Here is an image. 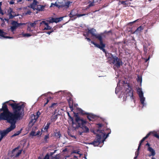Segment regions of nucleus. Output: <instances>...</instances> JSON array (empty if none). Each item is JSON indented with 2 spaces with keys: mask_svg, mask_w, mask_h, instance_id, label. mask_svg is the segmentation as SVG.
Listing matches in <instances>:
<instances>
[{
  "mask_svg": "<svg viewBox=\"0 0 159 159\" xmlns=\"http://www.w3.org/2000/svg\"><path fill=\"white\" fill-rule=\"evenodd\" d=\"M11 101L13 103H10L9 105L11 107L13 112L3 111L0 114V120H7L11 125H16L17 120L22 119L24 116L25 105L24 103H16L13 100Z\"/></svg>",
  "mask_w": 159,
  "mask_h": 159,
  "instance_id": "f257e3e1",
  "label": "nucleus"
},
{
  "mask_svg": "<svg viewBox=\"0 0 159 159\" xmlns=\"http://www.w3.org/2000/svg\"><path fill=\"white\" fill-rule=\"evenodd\" d=\"M73 113L74 116L75 117V122H74L75 124L72 125L73 126L75 125H76V126L75 127V128L78 129L79 127L81 128L82 132H79L80 135H82L83 133L88 132L89 131V129L85 125L87 123V121L85 120H84L83 118L80 117L78 114V113H76L74 112H73Z\"/></svg>",
  "mask_w": 159,
  "mask_h": 159,
  "instance_id": "f03ea898",
  "label": "nucleus"
},
{
  "mask_svg": "<svg viewBox=\"0 0 159 159\" xmlns=\"http://www.w3.org/2000/svg\"><path fill=\"white\" fill-rule=\"evenodd\" d=\"M109 132L106 135L105 134L102 132V130L99 129H95L93 131L94 134H96V137L93 142L90 143V144L93 145L94 146H98L101 143V141L103 142L105 140L108 136L111 133V130L108 129Z\"/></svg>",
  "mask_w": 159,
  "mask_h": 159,
  "instance_id": "7ed1b4c3",
  "label": "nucleus"
},
{
  "mask_svg": "<svg viewBox=\"0 0 159 159\" xmlns=\"http://www.w3.org/2000/svg\"><path fill=\"white\" fill-rule=\"evenodd\" d=\"M106 56H107V61L109 64H114L118 68H120L122 65L121 60L116 55H114L111 53H108L106 54Z\"/></svg>",
  "mask_w": 159,
  "mask_h": 159,
  "instance_id": "20e7f679",
  "label": "nucleus"
},
{
  "mask_svg": "<svg viewBox=\"0 0 159 159\" xmlns=\"http://www.w3.org/2000/svg\"><path fill=\"white\" fill-rule=\"evenodd\" d=\"M87 14H79L78 11L76 9H73L71 11L70 13L68 15V16L70 18L74 17V19H72V20H74L76 19L77 17H80L81 16H85L86 15H88Z\"/></svg>",
  "mask_w": 159,
  "mask_h": 159,
  "instance_id": "39448f33",
  "label": "nucleus"
},
{
  "mask_svg": "<svg viewBox=\"0 0 159 159\" xmlns=\"http://www.w3.org/2000/svg\"><path fill=\"white\" fill-rule=\"evenodd\" d=\"M38 3L37 1L34 0L33 3L30 4V7L33 9L34 10H36L39 11H43L45 6L43 5L37 4Z\"/></svg>",
  "mask_w": 159,
  "mask_h": 159,
  "instance_id": "423d86ee",
  "label": "nucleus"
},
{
  "mask_svg": "<svg viewBox=\"0 0 159 159\" xmlns=\"http://www.w3.org/2000/svg\"><path fill=\"white\" fill-rule=\"evenodd\" d=\"M128 88L125 90V93L126 95V98L129 97L131 101L133 100L134 102V97L133 96V90L132 88L129 85H128Z\"/></svg>",
  "mask_w": 159,
  "mask_h": 159,
  "instance_id": "0eeeda50",
  "label": "nucleus"
},
{
  "mask_svg": "<svg viewBox=\"0 0 159 159\" xmlns=\"http://www.w3.org/2000/svg\"><path fill=\"white\" fill-rule=\"evenodd\" d=\"M16 127V125H11L10 127L6 129V130H3L0 133L1 137L3 138V137L11 131L13 130Z\"/></svg>",
  "mask_w": 159,
  "mask_h": 159,
  "instance_id": "6e6552de",
  "label": "nucleus"
},
{
  "mask_svg": "<svg viewBox=\"0 0 159 159\" xmlns=\"http://www.w3.org/2000/svg\"><path fill=\"white\" fill-rule=\"evenodd\" d=\"M26 24V23H18L17 21L13 20L11 23L12 26L11 27L10 29L11 32H13L17 27H20L22 25H25Z\"/></svg>",
  "mask_w": 159,
  "mask_h": 159,
  "instance_id": "1a4fd4ad",
  "label": "nucleus"
},
{
  "mask_svg": "<svg viewBox=\"0 0 159 159\" xmlns=\"http://www.w3.org/2000/svg\"><path fill=\"white\" fill-rule=\"evenodd\" d=\"M96 31L95 29L92 28L88 30L87 32V34H90L92 36L94 37L98 40H99L102 38V35L101 34H96L95 33Z\"/></svg>",
  "mask_w": 159,
  "mask_h": 159,
  "instance_id": "9d476101",
  "label": "nucleus"
},
{
  "mask_svg": "<svg viewBox=\"0 0 159 159\" xmlns=\"http://www.w3.org/2000/svg\"><path fill=\"white\" fill-rule=\"evenodd\" d=\"M11 100H12L8 101H7L3 104V105L2 106V109L3 110V111H10L8 110V109L7 108V105L5 104L8 103V104H9L10 103H11V102H13L12 101H11Z\"/></svg>",
  "mask_w": 159,
  "mask_h": 159,
  "instance_id": "9b49d317",
  "label": "nucleus"
},
{
  "mask_svg": "<svg viewBox=\"0 0 159 159\" xmlns=\"http://www.w3.org/2000/svg\"><path fill=\"white\" fill-rule=\"evenodd\" d=\"M86 115H87V119L90 121H94L95 120V118H96V116L92 114H89L87 113Z\"/></svg>",
  "mask_w": 159,
  "mask_h": 159,
  "instance_id": "f8f14e48",
  "label": "nucleus"
},
{
  "mask_svg": "<svg viewBox=\"0 0 159 159\" xmlns=\"http://www.w3.org/2000/svg\"><path fill=\"white\" fill-rule=\"evenodd\" d=\"M49 22H48V23H47L46 21H41L40 23V25H41L43 24H44L45 26L46 27H45L44 28V30H49L51 29V27L50 26H49L48 25Z\"/></svg>",
  "mask_w": 159,
  "mask_h": 159,
  "instance_id": "ddd939ff",
  "label": "nucleus"
},
{
  "mask_svg": "<svg viewBox=\"0 0 159 159\" xmlns=\"http://www.w3.org/2000/svg\"><path fill=\"white\" fill-rule=\"evenodd\" d=\"M100 42V44L102 45L101 48H100V49L102 50L103 52H104L106 54H107L106 52V50L104 48L105 47V44L104 43H103V40L102 38L99 40Z\"/></svg>",
  "mask_w": 159,
  "mask_h": 159,
  "instance_id": "4468645a",
  "label": "nucleus"
},
{
  "mask_svg": "<svg viewBox=\"0 0 159 159\" xmlns=\"http://www.w3.org/2000/svg\"><path fill=\"white\" fill-rule=\"evenodd\" d=\"M56 132H54V136L57 139H59L61 136V134L60 131L58 130V129L55 130Z\"/></svg>",
  "mask_w": 159,
  "mask_h": 159,
  "instance_id": "2eb2a0df",
  "label": "nucleus"
},
{
  "mask_svg": "<svg viewBox=\"0 0 159 159\" xmlns=\"http://www.w3.org/2000/svg\"><path fill=\"white\" fill-rule=\"evenodd\" d=\"M148 134H149V136L152 135V136H154L158 139H159V135L157 132L155 131H151L149 132Z\"/></svg>",
  "mask_w": 159,
  "mask_h": 159,
  "instance_id": "dca6fc26",
  "label": "nucleus"
},
{
  "mask_svg": "<svg viewBox=\"0 0 159 159\" xmlns=\"http://www.w3.org/2000/svg\"><path fill=\"white\" fill-rule=\"evenodd\" d=\"M41 114L40 112L39 111H38L36 113V115H34V116H32V120H33V117H34V119L35 120V121L38 119L39 118V116Z\"/></svg>",
  "mask_w": 159,
  "mask_h": 159,
  "instance_id": "f3484780",
  "label": "nucleus"
},
{
  "mask_svg": "<svg viewBox=\"0 0 159 159\" xmlns=\"http://www.w3.org/2000/svg\"><path fill=\"white\" fill-rule=\"evenodd\" d=\"M148 150L151 152V155L154 156L155 155V150L151 147H148Z\"/></svg>",
  "mask_w": 159,
  "mask_h": 159,
  "instance_id": "a211bd4d",
  "label": "nucleus"
},
{
  "mask_svg": "<svg viewBox=\"0 0 159 159\" xmlns=\"http://www.w3.org/2000/svg\"><path fill=\"white\" fill-rule=\"evenodd\" d=\"M6 33L0 29V36L6 38H11V37L8 36H5Z\"/></svg>",
  "mask_w": 159,
  "mask_h": 159,
  "instance_id": "6ab92c4d",
  "label": "nucleus"
},
{
  "mask_svg": "<svg viewBox=\"0 0 159 159\" xmlns=\"http://www.w3.org/2000/svg\"><path fill=\"white\" fill-rule=\"evenodd\" d=\"M137 91L139 97L143 96V93L141 88H139L137 89Z\"/></svg>",
  "mask_w": 159,
  "mask_h": 159,
  "instance_id": "aec40b11",
  "label": "nucleus"
},
{
  "mask_svg": "<svg viewBox=\"0 0 159 159\" xmlns=\"http://www.w3.org/2000/svg\"><path fill=\"white\" fill-rule=\"evenodd\" d=\"M49 134H47V135H45L43 140L44 141V143H48L49 141Z\"/></svg>",
  "mask_w": 159,
  "mask_h": 159,
  "instance_id": "412c9836",
  "label": "nucleus"
},
{
  "mask_svg": "<svg viewBox=\"0 0 159 159\" xmlns=\"http://www.w3.org/2000/svg\"><path fill=\"white\" fill-rule=\"evenodd\" d=\"M143 28L142 26H140L136 30L134 31V33L137 34L138 32H140L142 30H143Z\"/></svg>",
  "mask_w": 159,
  "mask_h": 159,
  "instance_id": "4be33fe9",
  "label": "nucleus"
},
{
  "mask_svg": "<svg viewBox=\"0 0 159 159\" xmlns=\"http://www.w3.org/2000/svg\"><path fill=\"white\" fill-rule=\"evenodd\" d=\"M77 111L78 113V114L79 115V113L80 114L82 115H86V113H84V111L82 110L81 108H78L77 109Z\"/></svg>",
  "mask_w": 159,
  "mask_h": 159,
  "instance_id": "5701e85b",
  "label": "nucleus"
},
{
  "mask_svg": "<svg viewBox=\"0 0 159 159\" xmlns=\"http://www.w3.org/2000/svg\"><path fill=\"white\" fill-rule=\"evenodd\" d=\"M69 103V107L70 108V110L71 111H72L73 110V101L68 102Z\"/></svg>",
  "mask_w": 159,
  "mask_h": 159,
  "instance_id": "b1692460",
  "label": "nucleus"
},
{
  "mask_svg": "<svg viewBox=\"0 0 159 159\" xmlns=\"http://www.w3.org/2000/svg\"><path fill=\"white\" fill-rule=\"evenodd\" d=\"M32 12L30 9H28L27 11H25L23 13L24 15H31L32 13Z\"/></svg>",
  "mask_w": 159,
  "mask_h": 159,
  "instance_id": "393cba45",
  "label": "nucleus"
},
{
  "mask_svg": "<svg viewBox=\"0 0 159 159\" xmlns=\"http://www.w3.org/2000/svg\"><path fill=\"white\" fill-rule=\"evenodd\" d=\"M140 98V101L141 103L143 105V107L145 106V104L144 103V101L145 100V98L143 96L142 97H139Z\"/></svg>",
  "mask_w": 159,
  "mask_h": 159,
  "instance_id": "a878e982",
  "label": "nucleus"
},
{
  "mask_svg": "<svg viewBox=\"0 0 159 159\" xmlns=\"http://www.w3.org/2000/svg\"><path fill=\"white\" fill-rule=\"evenodd\" d=\"M67 114L68 116L69 117V118H68L72 122V124H75L74 121V119H73V117H72L70 115L69 112H67Z\"/></svg>",
  "mask_w": 159,
  "mask_h": 159,
  "instance_id": "bb28decb",
  "label": "nucleus"
},
{
  "mask_svg": "<svg viewBox=\"0 0 159 159\" xmlns=\"http://www.w3.org/2000/svg\"><path fill=\"white\" fill-rule=\"evenodd\" d=\"M51 123L50 122H48L46 125L43 128L44 130H45L46 132L48 131V129L49 128Z\"/></svg>",
  "mask_w": 159,
  "mask_h": 159,
  "instance_id": "cd10ccee",
  "label": "nucleus"
},
{
  "mask_svg": "<svg viewBox=\"0 0 159 159\" xmlns=\"http://www.w3.org/2000/svg\"><path fill=\"white\" fill-rule=\"evenodd\" d=\"M22 130V129H21L20 130L16 132V133L14 134L13 135H12L11 136V137L12 138V137H14L15 136H16L19 135L21 133Z\"/></svg>",
  "mask_w": 159,
  "mask_h": 159,
  "instance_id": "c85d7f7f",
  "label": "nucleus"
},
{
  "mask_svg": "<svg viewBox=\"0 0 159 159\" xmlns=\"http://www.w3.org/2000/svg\"><path fill=\"white\" fill-rule=\"evenodd\" d=\"M63 17H60L58 18H55V22L56 23H58L62 20Z\"/></svg>",
  "mask_w": 159,
  "mask_h": 159,
  "instance_id": "c756f323",
  "label": "nucleus"
},
{
  "mask_svg": "<svg viewBox=\"0 0 159 159\" xmlns=\"http://www.w3.org/2000/svg\"><path fill=\"white\" fill-rule=\"evenodd\" d=\"M147 48L145 45H143L144 54L146 55L147 53Z\"/></svg>",
  "mask_w": 159,
  "mask_h": 159,
  "instance_id": "7c9ffc66",
  "label": "nucleus"
},
{
  "mask_svg": "<svg viewBox=\"0 0 159 159\" xmlns=\"http://www.w3.org/2000/svg\"><path fill=\"white\" fill-rule=\"evenodd\" d=\"M58 106V103L57 102H55L52 104L51 106L49 107H50L55 108Z\"/></svg>",
  "mask_w": 159,
  "mask_h": 159,
  "instance_id": "2f4dec72",
  "label": "nucleus"
},
{
  "mask_svg": "<svg viewBox=\"0 0 159 159\" xmlns=\"http://www.w3.org/2000/svg\"><path fill=\"white\" fill-rule=\"evenodd\" d=\"M70 4V2H65V3L64 4V5H62L61 6V7H69Z\"/></svg>",
  "mask_w": 159,
  "mask_h": 159,
  "instance_id": "473e14b6",
  "label": "nucleus"
},
{
  "mask_svg": "<svg viewBox=\"0 0 159 159\" xmlns=\"http://www.w3.org/2000/svg\"><path fill=\"white\" fill-rule=\"evenodd\" d=\"M55 18L52 17L50 20H47V21L48 22H49V23H51L55 22Z\"/></svg>",
  "mask_w": 159,
  "mask_h": 159,
  "instance_id": "72a5a7b5",
  "label": "nucleus"
},
{
  "mask_svg": "<svg viewBox=\"0 0 159 159\" xmlns=\"http://www.w3.org/2000/svg\"><path fill=\"white\" fill-rule=\"evenodd\" d=\"M57 115H53L52 116V120L55 121L57 119Z\"/></svg>",
  "mask_w": 159,
  "mask_h": 159,
  "instance_id": "f704fd0d",
  "label": "nucleus"
},
{
  "mask_svg": "<svg viewBox=\"0 0 159 159\" xmlns=\"http://www.w3.org/2000/svg\"><path fill=\"white\" fill-rule=\"evenodd\" d=\"M137 81L138 82H140V84L142 82V78L141 76H138V78L137 79Z\"/></svg>",
  "mask_w": 159,
  "mask_h": 159,
  "instance_id": "c9c22d12",
  "label": "nucleus"
},
{
  "mask_svg": "<svg viewBox=\"0 0 159 159\" xmlns=\"http://www.w3.org/2000/svg\"><path fill=\"white\" fill-rule=\"evenodd\" d=\"M22 150H20L18 151L17 152L16 154V155L15 156V157H18L21 153Z\"/></svg>",
  "mask_w": 159,
  "mask_h": 159,
  "instance_id": "e433bc0d",
  "label": "nucleus"
},
{
  "mask_svg": "<svg viewBox=\"0 0 159 159\" xmlns=\"http://www.w3.org/2000/svg\"><path fill=\"white\" fill-rule=\"evenodd\" d=\"M36 134L35 132L32 131L30 133V135L32 136H36Z\"/></svg>",
  "mask_w": 159,
  "mask_h": 159,
  "instance_id": "4c0bfd02",
  "label": "nucleus"
},
{
  "mask_svg": "<svg viewBox=\"0 0 159 159\" xmlns=\"http://www.w3.org/2000/svg\"><path fill=\"white\" fill-rule=\"evenodd\" d=\"M7 12L9 14H10V13L12 14L13 12V11L11 8H10L8 10Z\"/></svg>",
  "mask_w": 159,
  "mask_h": 159,
  "instance_id": "58836bf2",
  "label": "nucleus"
},
{
  "mask_svg": "<svg viewBox=\"0 0 159 159\" xmlns=\"http://www.w3.org/2000/svg\"><path fill=\"white\" fill-rule=\"evenodd\" d=\"M149 136V134H148L147 135L144 137H143L142 140L144 141L146 139H147Z\"/></svg>",
  "mask_w": 159,
  "mask_h": 159,
  "instance_id": "ea45409f",
  "label": "nucleus"
},
{
  "mask_svg": "<svg viewBox=\"0 0 159 159\" xmlns=\"http://www.w3.org/2000/svg\"><path fill=\"white\" fill-rule=\"evenodd\" d=\"M143 141H144L142 139L140 141L139 143L138 147V150L139 149L141 144Z\"/></svg>",
  "mask_w": 159,
  "mask_h": 159,
  "instance_id": "a19ab883",
  "label": "nucleus"
},
{
  "mask_svg": "<svg viewBox=\"0 0 159 159\" xmlns=\"http://www.w3.org/2000/svg\"><path fill=\"white\" fill-rule=\"evenodd\" d=\"M23 36L24 37H29L31 36V34H23Z\"/></svg>",
  "mask_w": 159,
  "mask_h": 159,
  "instance_id": "79ce46f5",
  "label": "nucleus"
},
{
  "mask_svg": "<svg viewBox=\"0 0 159 159\" xmlns=\"http://www.w3.org/2000/svg\"><path fill=\"white\" fill-rule=\"evenodd\" d=\"M94 45L96 47H97L100 49L101 48V47H102V45H100H100H99V44H97L96 43H95Z\"/></svg>",
  "mask_w": 159,
  "mask_h": 159,
  "instance_id": "37998d69",
  "label": "nucleus"
},
{
  "mask_svg": "<svg viewBox=\"0 0 159 159\" xmlns=\"http://www.w3.org/2000/svg\"><path fill=\"white\" fill-rule=\"evenodd\" d=\"M34 23H30L29 25L31 27H35V25Z\"/></svg>",
  "mask_w": 159,
  "mask_h": 159,
  "instance_id": "c03bdc74",
  "label": "nucleus"
},
{
  "mask_svg": "<svg viewBox=\"0 0 159 159\" xmlns=\"http://www.w3.org/2000/svg\"><path fill=\"white\" fill-rule=\"evenodd\" d=\"M94 5V4L93 3V2H91L87 6V8H89L93 6Z\"/></svg>",
  "mask_w": 159,
  "mask_h": 159,
  "instance_id": "a18cd8bd",
  "label": "nucleus"
},
{
  "mask_svg": "<svg viewBox=\"0 0 159 159\" xmlns=\"http://www.w3.org/2000/svg\"><path fill=\"white\" fill-rule=\"evenodd\" d=\"M150 55H149V56L148 57V58H143L145 61V62H147L150 59Z\"/></svg>",
  "mask_w": 159,
  "mask_h": 159,
  "instance_id": "49530a36",
  "label": "nucleus"
},
{
  "mask_svg": "<svg viewBox=\"0 0 159 159\" xmlns=\"http://www.w3.org/2000/svg\"><path fill=\"white\" fill-rule=\"evenodd\" d=\"M43 159H49V155L48 154H47L46 155Z\"/></svg>",
  "mask_w": 159,
  "mask_h": 159,
  "instance_id": "de8ad7c7",
  "label": "nucleus"
},
{
  "mask_svg": "<svg viewBox=\"0 0 159 159\" xmlns=\"http://www.w3.org/2000/svg\"><path fill=\"white\" fill-rule=\"evenodd\" d=\"M45 101H46V102L44 103V106H45L48 103L49 101V100L48 99L46 98L45 100H44V102H45Z\"/></svg>",
  "mask_w": 159,
  "mask_h": 159,
  "instance_id": "09e8293b",
  "label": "nucleus"
},
{
  "mask_svg": "<svg viewBox=\"0 0 159 159\" xmlns=\"http://www.w3.org/2000/svg\"><path fill=\"white\" fill-rule=\"evenodd\" d=\"M19 148L18 147L14 149L12 151V153L13 154L15 153V152L16 150H18Z\"/></svg>",
  "mask_w": 159,
  "mask_h": 159,
  "instance_id": "8fccbe9b",
  "label": "nucleus"
},
{
  "mask_svg": "<svg viewBox=\"0 0 159 159\" xmlns=\"http://www.w3.org/2000/svg\"><path fill=\"white\" fill-rule=\"evenodd\" d=\"M27 30L28 31H33L32 30H31V28H30V26L29 25H28V28H27Z\"/></svg>",
  "mask_w": 159,
  "mask_h": 159,
  "instance_id": "3c124183",
  "label": "nucleus"
},
{
  "mask_svg": "<svg viewBox=\"0 0 159 159\" xmlns=\"http://www.w3.org/2000/svg\"><path fill=\"white\" fill-rule=\"evenodd\" d=\"M97 125L98 126V127L99 128L101 127L103 125H102L101 123H98V124H97Z\"/></svg>",
  "mask_w": 159,
  "mask_h": 159,
  "instance_id": "603ef678",
  "label": "nucleus"
},
{
  "mask_svg": "<svg viewBox=\"0 0 159 159\" xmlns=\"http://www.w3.org/2000/svg\"><path fill=\"white\" fill-rule=\"evenodd\" d=\"M67 101H68V102H69V101H73L72 98H71V97L69 98H68L67 99Z\"/></svg>",
  "mask_w": 159,
  "mask_h": 159,
  "instance_id": "864d4df0",
  "label": "nucleus"
},
{
  "mask_svg": "<svg viewBox=\"0 0 159 159\" xmlns=\"http://www.w3.org/2000/svg\"><path fill=\"white\" fill-rule=\"evenodd\" d=\"M121 4H123L124 5H126V3H125V1H122L120 2Z\"/></svg>",
  "mask_w": 159,
  "mask_h": 159,
  "instance_id": "5fc2aeb1",
  "label": "nucleus"
},
{
  "mask_svg": "<svg viewBox=\"0 0 159 159\" xmlns=\"http://www.w3.org/2000/svg\"><path fill=\"white\" fill-rule=\"evenodd\" d=\"M40 21V20H37L34 21V22L33 23H35L34 25H35L38 24V22Z\"/></svg>",
  "mask_w": 159,
  "mask_h": 159,
  "instance_id": "6e6d98bb",
  "label": "nucleus"
},
{
  "mask_svg": "<svg viewBox=\"0 0 159 159\" xmlns=\"http://www.w3.org/2000/svg\"><path fill=\"white\" fill-rule=\"evenodd\" d=\"M139 20V19H137V20H134V21H133V22H130L129 23V24H133V23H134L136 22L137 21H138V20Z\"/></svg>",
  "mask_w": 159,
  "mask_h": 159,
  "instance_id": "4d7b16f0",
  "label": "nucleus"
},
{
  "mask_svg": "<svg viewBox=\"0 0 159 159\" xmlns=\"http://www.w3.org/2000/svg\"><path fill=\"white\" fill-rule=\"evenodd\" d=\"M14 3V2L13 0H11L9 2V4H13Z\"/></svg>",
  "mask_w": 159,
  "mask_h": 159,
  "instance_id": "13d9d810",
  "label": "nucleus"
},
{
  "mask_svg": "<svg viewBox=\"0 0 159 159\" xmlns=\"http://www.w3.org/2000/svg\"><path fill=\"white\" fill-rule=\"evenodd\" d=\"M9 18H12L14 17V16H13L12 15V14H11V13H10V14H9Z\"/></svg>",
  "mask_w": 159,
  "mask_h": 159,
  "instance_id": "bf43d9fd",
  "label": "nucleus"
},
{
  "mask_svg": "<svg viewBox=\"0 0 159 159\" xmlns=\"http://www.w3.org/2000/svg\"><path fill=\"white\" fill-rule=\"evenodd\" d=\"M40 131L39 130L37 131V133H36V136H37V135H39L40 134Z\"/></svg>",
  "mask_w": 159,
  "mask_h": 159,
  "instance_id": "052dcab7",
  "label": "nucleus"
},
{
  "mask_svg": "<svg viewBox=\"0 0 159 159\" xmlns=\"http://www.w3.org/2000/svg\"><path fill=\"white\" fill-rule=\"evenodd\" d=\"M85 39H87V40L88 42H90L91 41V39L90 38H88L87 37H86V38H85Z\"/></svg>",
  "mask_w": 159,
  "mask_h": 159,
  "instance_id": "680f3d73",
  "label": "nucleus"
},
{
  "mask_svg": "<svg viewBox=\"0 0 159 159\" xmlns=\"http://www.w3.org/2000/svg\"><path fill=\"white\" fill-rule=\"evenodd\" d=\"M50 30V31L51 32V33L53 32H54V30H55V29H54V28L52 29L51 28V30Z\"/></svg>",
  "mask_w": 159,
  "mask_h": 159,
  "instance_id": "e2e57ef3",
  "label": "nucleus"
},
{
  "mask_svg": "<svg viewBox=\"0 0 159 159\" xmlns=\"http://www.w3.org/2000/svg\"><path fill=\"white\" fill-rule=\"evenodd\" d=\"M45 33L46 34H48L49 35H50L51 34V32L50 31H46L45 32Z\"/></svg>",
  "mask_w": 159,
  "mask_h": 159,
  "instance_id": "0e129e2a",
  "label": "nucleus"
},
{
  "mask_svg": "<svg viewBox=\"0 0 159 159\" xmlns=\"http://www.w3.org/2000/svg\"><path fill=\"white\" fill-rule=\"evenodd\" d=\"M146 146H148V147H150V145L149 144V143H148L146 145Z\"/></svg>",
  "mask_w": 159,
  "mask_h": 159,
  "instance_id": "69168bd1",
  "label": "nucleus"
},
{
  "mask_svg": "<svg viewBox=\"0 0 159 159\" xmlns=\"http://www.w3.org/2000/svg\"><path fill=\"white\" fill-rule=\"evenodd\" d=\"M138 155V153L137 155L134 157V159H136Z\"/></svg>",
  "mask_w": 159,
  "mask_h": 159,
  "instance_id": "338daca9",
  "label": "nucleus"
},
{
  "mask_svg": "<svg viewBox=\"0 0 159 159\" xmlns=\"http://www.w3.org/2000/svg\"><path fill=\"white\" fill-rule=\"evenodd\" d=\"M91 43L92 44H93L94 45H95V43H96L95 42H94V41H91Z\"/></svg>",
  "mask_w": 159,
  "mask_h": 159,
  "instance_id": "774afa93",
  "label": "nucleus"
}]
</instances>
